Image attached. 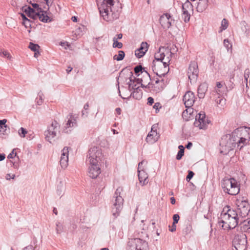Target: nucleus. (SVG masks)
<instances>
[{
    "instance_id": "nucleus-1",
    "label": "nucleus",
    "mask_w": 250,
    "mask_h": 250,
    "mask_svg": "<svg viewBox=\"0 0 250 250\" xmlns=\"http://www.w3.org/2000/svg\"><path fill=\"white\" fill-rule=\"evenodd\" d=\"M114 3L113 0H104L99 6L100 14L104 20L109 21L119 18L120 13L118 11L115 12L113 10Z\"/></svg>"
},
{
    "instance_id": "nucleus-2",
    "label": "nucleus",
    "mask_w": 250,
    "mask_h": 250,
    "mask_svg": "<svg viewBox=\"0 0 250 250\" xmlns=\"http://www.w3.org/2000/svg\"><path fill=\"white\" fill-rule=\"evenodd\" d=\"M237 137L234 133L223 135L220 142V152L224 155H227L229 151L235 147Z\"/></svg>"
},
{
    "instance_id": "nucleus-3",
    "label": "nucleus",
    "mask_w": 250,
    "mask_h": 250,
    "mask_svg": "<svg viewBox=\"0 0 250 250\" xmlns=\"http://www.w3.org/2000/svg\"><path fill=\"white\" fill-rule=\"evenodd\" d=\"M122 191V189L118 188L116 189L112 199V213L115 218L119 215L120 212L123 207L124 199L121 196Z\"/></svg>"
},
{
    "instance_id": "nucleus-4",
    "label": "nucleus",
    "mask_w": 250,
    "mask_h": 250,
    "mask_svg": "<svg viewBox=\"0 0 250 250\" xmlns=\"http://www.w3.org/2000/svg\"><path fill=\"white\" fill-rule=\"evenodd\" d=\"M90 166L88 167V175L92 179L96 178L101 173L99 160L101 161L100 157H89Z\"/></svg>"
},
{
    "instance_id": "nucleus-5",
    "label": "nucleus",
    "mask_w": 250,
    "mask_h": 250,
    "mask_svg": "<svg viewBox=\"0 0 250 250\" xmlns=\"http://www.w3.org/2000/svg\"><path fill=\"white\" fill-rule=\"evenodd\" d=\"M146 77L151 81L146 85V87H148L151 90L156 93H158L162 91L165 86V80L164 79H159L158 78L151 79L150 75L147 72H146Z\"/></svg>"
},
{
    "instance_id": "nucleus-6",
    "label": "nucleus",
    "mask_w": 250,
    "mask_h": 250,
    "mask_svg": "<svg viewBox=\"0 0 250 250\" xmlns=\"http://www.w3.org/2000/svg\"><path fill=\"white\" fill-rule=\"evenodd\" d=\"M232 250H245L247 249V236L241 233L235 235L232 241Z\"/></svg>"
},
{
    "instance_id": "nucleus-7",
    "label": "nucleus",
    "mask_w": 250,
    "mask_h": 250,
    "mask_svg": "<svg viewBox=\"0 0 250 250\" xmlns=\"http://www.w3.org/2000/svg\"><path fill=\"white\" fill-rule=\"evenodd\" d=\"M60 125L59 123L54 121L50 125L48 126L47 130L44 132L45 138L46 141L52 143L55 141L54 138L59 132Z\"/></svg>"
},
{
    "instance_id": "nucleus-8",
    "label": "nucleus",
    "mask_w": 250,
    "mask_h": 250,
    "mask_svg": "<svg viewBox=\"0 0 250 250\" xmlns=\"http://www.w3.org/2000/svg\"><path fill=\"white\" fill-rule=\"evenodd\" d=\"M151 67L154 73L160 78L167 74L169 70V67L162 62H152Z\"/></svg>"
},
{
    "instance_id": "nucleus-9",
    "label": "nucleus",
    "mask_w": 250,
    "mask_h": 250,
    "mask_svg": "<svg viewBox=\"0 0 250 250\" xmlns=\"http://www.w3.org/2000/svg\"><path fill=\"white\" fill-rule=\"evenodd\" d=\"M199 74L197 62L195 61L191 62L187 72V75L190 83L196 82Z\"/></svg>"
},
{
    "instance_id": "nucleus-10",
    "label": "nucleus",
    "mask_w": 250,
    "mask_h": 250,
    "mask_svg": "<svg viewBox=\"0 0 250 250\" xmlns=\"http://www.w3.org/2000/svg\"><path fill=\"white\" fill-rule=\"evenodd\" d=\"M209 123V121L206 118L205 113L201 111L196 116L194 125L199 129H206Z\"/></svg>"
},
{
    "instance_id": "nucleus-11",
    "label": "nucleus",
    "mask_w": 250,
    "mask_h": 250,
    "mask_svg": "<svg viewBox=\"0 0 250 250\" xmlns=\"http://www.w3.org/2000/svg\"><path fill=\"white\" fill-rule=\"evenodd\" d=\"M236 205L239 215L242 216V218L245 217L249 214L250 211V205L248 201L237 200Z\"/></svg>"
},
{
    "instance_id": "nucleus-12",
    "label": "nucleus",
    "mask_w": 250,
    "mask_h": 250,
    "mask_svg": "<svg viewBox=\"0 0 250 250\" xmlns=\"http://www.w3.org/2000/svg\"><path fill=\"white\" fill-rule=\"evenodd\" d=\"M128 246H134L135 250H149L147 243L140 238H134L129 241Z\"/></svg>"
},
{
    "instance_id": "nucleus-13",
    "label": "nucleus",
    "mask_w": 250,
    "mask_h": 250,
    "mask_svg": "<svg viewBox=\"0 0 250 250\" xmlns=\"http://www.w3.org/2000/svg\"><path fill=\"white\" fill-rule=\"evenodd\" d=\"M147 162L143 160L138 164V178L140 183H142V185H145L148 183V176L147 173L144 171L143 165H146Z\"/></svg>"
},
{
    "instance_id": "nucleus-14",
    "label": "nucleus",
    "mask_w": 250,
    "mask_h": 250,
    "mask_svg": "<svg viewBox=\"0 0 250 250\" xmlns=\"http://www.w3.org/2000/svg\"><path fill=\"white\" fill-rule=\"evenodd\" d=\"M221 217L222 219L226 220V218L229 217L242 218V216H240L238 210L237 211L234 210L229 208V207L226 206L224 208L221 213Z\"/></svg>"
},
{
    "instance_id": "nucleus-15",
    "label": "nucleus",
    "mask_w": 250,
    "mask_h": 250,
    "mask_svg": "<svg viewBox=\"0 0 250 250\" xmlns=\"http://www.w3.org/2000/svg\"><path fill=\"white\" fill-rule=\"evenodd\" d=\"M40 3H33L31 4L33 7L36 9L37 12H42V9L49 10V6L53 2V0H38L36 1Z\"/></svg>"
},
{
    "instance_id": "nucleus-16",
    "label": "nucleus",
    "mask_w": 250,
    "mask_h": 250,
    "mask_svg": "<svg viewBox=\"0 0 250 250\" xmlns=\"http://www.w3.org/2000/svg\"><path fill=\"white\" fill-rule=\"evenodd\" d=\"M160 23L164 29H168L172 23L174 22V20L172 19L169 14L165 13L162 15L159 19Z\"/></svg>"
},
{
    "instance_id": "nucleus-17",
    "label": "nucleus",
    "mask_w": 250,
    "mask_h": 250,
    "mask_svg": "<svg viewBox=\"0 0 250 250\" xmlns=\"http://www.w3.org/2000/svg\"><path fill=\"white\" fill-rule=\"evenodd\" d=\"M195 99L193 92L190 91L187 92L183 97L186 107L188 108L191 107L195 102Z\"/></svg>"
},
{
    "instance_id": "nucleus-18",
    "label": "nucleus",
    "mask_w": 250,
    "mask_h": 250,
    "mask_svg": "<svg viewBox=\"0 0 250 250\" xmlns=\"http://www.w3.org/2000/svg\"><path fill=\"white\" fill-rule=\"evenodd\" d=\"M165 54L169 55V49L164 47H160L159 51L154 55L155 60L153 62H162Z\"/></svg>"
},
{
    "instance_id": "nucleus-19",
    "label": "nucleus",
    "mask_w": 250,
    "mask_h": 250,
    "mask_svg": "<svg viewBox=\"0 0 250 250\" xmlns=\"http://www.w3.org/2000/svg\"><path fill=\"white\" fill-rule=\"evenodd\" d=\"M237 183L236 180L233 178L224 179L221 183L222 188L224 191L226 192L228 190L229 188L234 186Z\"/></svg>"
},
{
    "instance_id": "nucleus-20",
    "label": "nucleus",
    "mask_w": 250,
    "mask_h": 250,
    "mask_svg": "<svg viewBox=\"0 0 250 250\" xmlns=\"http://www.w3.org/2000/svg\"><path fill=\"white\" fill-rule=\"evenodd\" d=\"M48 10L42 9V12H39L35 13L36 19L38 18L39 20L43 22H49L52 21V20L47 15V11Z\"/></svg>"
},
{
    "instance_id": "nucleus-21",
    "label": "nucleus",
    "mask_w": 250,
    "mask_h": 250,
    "mask_svg": "<svg viewBox=\"0 0 250 250\" xmlns=\"http://www.w3.org/2000/svg\"><path fill=\"white\" fill-rule=\"evenodd\" d=\"M159 138V134L155 130H153V128H152L146 138V141L148 143L153 144L157 141Z\"/></svg>"
},
{
    "instance_id": "nucleus-22",
    "label": "nucleus",
    "mask_w": 250,
    "mask_h": 250,
    "mask_svg": "<svg viewBox=\"0 0 250 250\" xmlns=\"http://www.w3.org/2000/svg\"><path fill=\"white\" fill-rule=\"evenodd\" d=\"M148 46V45L147 42H142L140 48L137 49L135 51V54L136 56L138 58H140L144 56V55L146 54V52L147 51Z\"/></svg>"
},
{
    "instance_id": "nucleus-23",
    "label": "nucleus",
    "mask_w": 250,
    "mask_h": 250,
    "mask_svg": "<svg viewBox=\"0 0 250 250\" xmlns=\"http://www.w3.org/2000/svg\"><path fill=\"white\" fill-rule=\"evenodd\" d=\"M216 92L222 96L226 95L228 91V88L223 82H216Z\"/></svg>"
},
{
    "instance_id": "nucleus-24",
    "label": "nucleus",
    "mask_w": 250,
    "mask_h": 250,
    "mask_svg": "<svg viewBox=\"0 0 250 250\" xmlns=\"http://www.w3.org/2000/svg\"><path fill=\"white\" fill-rule=\"evenodd\" d=\"M119 92L120 93V96L124 99H127L131 96H132L133 98L140 100L142 97L143 92L142 90L140 88H135V90H134L130 94L129 96L127 97H122L120 94V91L119 89Z\"/></svg>"
},
{
    "instance_id": "nucleus-25",
    "label": "nucleus",
    "mask_w": 250,
    "mask_h": 250,
    "mask_svg": "<svg viewBox=\"0 0 250 250\" xmlns=\"http://www.w3.org/2000/svg\"><path fill=\"white\" fill-rule=\"evenodd\" d=\"M6 164L8 167H13L18 169L20 166V160L19 157H7Z\"/></svg>"
},
{
    "instance_id": "nucleus-26",
    "label": "nucleus",
    "mask_w": 250,
    "mask_h": 250,
    "mask_svg": "<svg viewBox=\"0 0 250 250\" xmlns=\"http://www.w3.org/2000/svg\"><path fill=\"white\" fill-rule=\"evenodd\" d=\"M208 84L206 83H201L198 88V96L200 99L204 98L208 90Z\"/></svg>"
},
{
    "instance_id": "nucleus-27",
    "label": "nucleus",
    "mask_w": 250,
    "mask_h": 250,
    "mask_svg": "<svg viewBox=\"0 0 250 250\" xmlns=\"http://www.w3.org/2000/svg\"><path fill=\"white\" fill-rule=\"evenodd\" d=\"M226 220L228 222H227L228 224L231 226L232 229L235 228L239 225H241L242 223V218L229 217V218H226Z\"/></svg>"
},
{
    "instance_id": "nucleus-28",
    "label": "nucleus",
    "mask_w": 250,
    "mask_h": 250,
    "mask_svg": "<svg viewBox=\"0 0 250 250\" xmlns=\"http://www.w3.org/2000/svg\"><path fill=\"white\" fill-rule=\"evenodd\" d=\"M65 181L60 179L57 186L56 192L58 195H62L64 194L65 189Z\"/></svg>"
},
{
    "instance_id": "nucleus-29",
    "label": "nucleus",
    "mask_w": 250,
    "mask_h": 250,
    "mask_svg": "<svg viewBox=\"0 0 250 250\" xmlns=\"http://www.w3.org/2000/svg\"><path fill=\"white\" fill-rule=\"evenodd\" d=\"M208 0H199L196 7L197 11L199 12L204 11L208 7Z\"/></svg>"
},
{
    "instance_id": "nucleus-30",
    "label": "nucleus",
    "mask_w": 250,
    "mask_h": 250,
    "mask_svg": "<svg viewBox=\"0 0 250 250\" xmlns=\"http://www.w3.org/2000/svg\"><path fill=\"white\" fill-rule=\"evenodd\" d=\"M22 10L23 12L25 13L29 17L33 19H36V15H35V13L37 12H35V10L33 8H32L30 6L27 7V6H25L22 7Z\"/></svg>"
},
{
    "instance_id": "nucleus-31",
    "label": "nucleus",
    "mask_w": 250,
    "mask_h": 250,
    "mask_svg": "<svg viewBox=\"0 0 250 250\" xmlns=\"http://www.w3.org/2000/svg\"><path fill=\"white\" fill-rule=\"evenodd\" d=\"M227 221L225 219H222L221 217L219 218L218 224L220 228L224 230L231 229V226L228 224Z\"/></svg>"
},
{
    "instance_id": "nucleus-32",
    "label": "nucleus",
    "mask_w": 250,
    "mask_h": 250,
    "mask_svg": "<svg viewBox=\"0 0 250 250\" xmlns=\"http://www.w3.org/2000/svg\"><path fill=\"white\" fill-rule=\"evenodd\" d=\"M88 154L89 156H100L102 155V151L99 147L93 146L89 149Z\"/></svg>"
},
{
    "instance_id": "nucleus-33",
    "label": "nucleus",
    "mask_w": 250,
    "mask_h": 250,
    "mask_svg": "<svg viewBox=\"0 0 250 250\" xmlns=\"http://www.w3.org/2000/svg\"><path fill=\"white\" fill-rule=\"evenodd\" d=\"M239 187L237 183L231 188H229L228 190L226 191L225 192L228 193L229 195H236L239 192Z\"/></svg>"
},
{
    "instance_id": "nucleus-34",
    "label": "nucleus",
    "mask_w": 250,
    "mask_h": 250,
    "mask_svg": "<svg viewBox=\"0 0 250 250\" xmlns=\"http://www.w3.org/2000/svg\"><path fill=\"white\" fill-rule=\"evenodd\" d=\"M248 142L249 139L244 137H241L240 138L237 137L236 144H237L238 147H240V149H241L244 146L246 145Z\"/></svg>"
},
{
    "instance_id": "nucleus-35",
    "label": "nucleus",
    "mask_w": 250,
    "mask_h": 250,
    "mask_svg": "<svg viewBox=\"0 0 250 250\" xmlns=\"http://www.w3.org/2000/svg\"><path fill=\"white\" fill-rule=\"evenodd\" d=\"M172 49H173V51L174 50V47L169 49V55L165 54V57H164V59L162 61L164 64L167 66L169 67V63L171 60V55L173 54L172 52Z\"/></svg>"
},
{
    "instance_id": "nucleus-36",
    "label": "nucleus",
    "mask_w": 250,
    "mask_h": 250,
    "mask_svg": "<svg viewBox=\"0 0 250 250\" xmlns=\"http://www.w3.org/2000/svg\"><path fill=\"white\" fill-rule=\"evenodd\" d=\"M128 89L130 91L135 90V88H139V86L138 85V84L135 83V81L133 80L131 77L129 79V82L128 83Z\"/></svg>"
},
{
    "instance_id": "nucleus-37",
    "label": "nucleus",
    "mask_w": 250,
    "mask_h": 250,
    "mask_svg": "<svg viewBox=\"0 0 250 250\" xmlns=\"http://www.w3.org/2000/svg\"><path fill=\"white\" fill-rule=\"evenodd\" d=\"M68 158L69 157H61L60 163V165L62 168H65L68 165Z\"/></svg>"
},
{
    "instance_id": "nucleus-38",
    "label": "nucleus",
    "mask_w": 250,
    "mask_h": 250,
    "mask_svg": "<svg viewBox=\"0 0 250 250\" xmlns=\"http://www.w3.org/2000/svg\"><path fill=\"white\" fill-rule=\"evenodd\" d=\"M125 56V52L122 50H120L118 52V55H115L113 56V59L117 61H122L124 59Z\"/></svg>"
},
{
    "instance_id": "nucleus-39",
    "label": "nucleus",
    "mask_w": 250,
    "mask_h": 250,
    "mask_svg": "<svg viewBox=\"0 0 250 250\" xmlns=\"http://www.w3.org/2000/svg\"><path fill=\"white\" fill-rule=\"evenodd\" d=\"M134 71L135 73L138 76L139 75V73L141 72V73L143 72H147L145 70V68L143 67L141 65H137L135 66L134 68Z\"/></svg>"
},
{
    "instance_id": "nucleus-40",
    "label": "nucleus",
    "mask_w": 250,
    "mask_h": 250,
    "mask_svg": "<svg viewBox=\"0 0 250 250\" xmlns=\"http://www.w3.org/2000/svg\"><path fill=\"white\" fill-rule=\"evenodd\" d=\"M192 6L191 3L188 0H187L182 5V11H188V9L191 8Z\"/></svg>"
},
{
    "instance_id": "nucleus-41",
    "label": "nucleus",
    "mask_w": 250,
    "mask_h": 250,
    "mask_svg": "<svg viewBox=\"0 0 250 250\" xmlns=\"http://www.w3.org/2000/svg\"><path fill=\"white\" fill-rule=\"evenodd\" d=\"M216 103L217 105H220V107H223L224 105L226 104V99L224 97H218L215 100Z\"/></svg>"
},
{
    "instance_id": "nucleus-42",
    "label": "nucleus",
    "mask_w": 250,
    "mask_h": 250,
    "mask_svg": "<svg viewBox=\"0 0 250 250\" xmlns=\"http://www.w3.org/2000/svg\"><path fill=\"white\" fill-rule=\"evenodd\" d=\"M228 27V21L226 19H223L221 22V26L219 32H222L223 30L226 29Z\"/></svg>"
},
{
    "instance_id": "nucleus-43",
    "label": "nucleus",
    "mask_w": 250,
    "mask_h": 250,
    "mask_svg": "<svg viewBox=\"0 0 250 250\" xmlns=\"http://www.w3.org/2000/svg\"><path fill=\"white\" fill-rule=\"evenodd\" d=\"M113 43L112 44V46L114 48H122L123 47V43L121 42H119L117 41V39L115 37L113 38Z\"/></svg>"
},
{
    "instance_id": "nucleus-44",
    "label": "nucleus",
    "mask_w": 250,
    "mask_h": 250,
    "mask_svg": "<svg viewBox=\"0 0 250 250\" xmlns=\"http://www.w3.org/2000/svg\"><path fill=\"white\" fill-rule=\"evenodd\" d=\"M190 17V15L188 13V11H183L182 18L184 19L185 22H188V21H189Z\"/></svg>"
},
{
    "instance_id": "nucleus-45",
    "label": "nucleus",
    "mask_w": 250,
    "mask_h": 250,
    "mask_svg": "<svg viewBox=\"0 0 250 250\" xmlns=\"http://www.w3.org/2000/svg\"><path fill=\"white\" fill-rule=\"evenodd\" d=\"M43 93L40 91L38 93V97L37 98V104L39 105H41L43 103Z\"/></svg>"
},
{
    "instance_id": "nucleus-46",
    "label": "nucleus",
    "mask_w": 250,
    "mask_h": 250,
    "mask_svg": "<svg viewBox=\"0 0 250 250\" xmlns=\"http://www.w3.org/2000/svg\"><path fill=\"white\" fill-rule=\"evenodd\" d=\"M40 46L37 44H35L32 42H30L29 45V48L34 52H36L40 48Z\"/></svg>"
},
{
    "instance_id": "nucleus-47",
    "label": "nucleus",
    "mask_w": 250,
    "mask_h": 250,
    "mask_svg": "<svg viewBox=\"0 0 250 250\" xmlns=\"http://www.w3.org/2000/svg\"><path fill=\"white\" fill-rule=\"evenodd\" d=\"M56 231L57 233H61L63 230V226L60 222H57L56 224Z\"/></svg>"
},
{
    "instance_id": "nucleus-48",
    "label": "nucleus",
    "mask_w": 250,
    "mask_h": 250,
    "mask_svg": "<svg viewBox=\"0 0 250 250\" xmlns=\"http://www.w3.org/2000/svg\"><path fill=\"white\" fill-rule=\"evenodd\" d=\"M71 148L69 147L65 146L62 150L61 156H68L69 152Z\"/></svg>"
},
{
    "instance_id": "nucleus-49",
    "label": "nucleus",
    "mask_w": 250,
    "mask_h": 250,
    "mask_svg": "<svg viewBox=\"0 0 250 250\" xmlns=\"http://www.w3.org/2000/svg\"><path fill=\"white\" fill-rule=\"evenodd\" d=\"M0 56L2 57H7V58L10 59L11 56L8 52L6 51L0 50Z\"/></svg>"
},
{
    "instance_id": "nucleus-50",
    "label": "nucleus",
    "mask_w": 250,
    "mask_h": 250,
    "mask_svg": "<svg viewBox=\"0 0 250 250\" xmlns=\"http://www.w3.org/2000/svg\"><path fill=\"white\" fill-rule=\"evenodd\" d=\"M27 133V131L25 129H24L23 127L20 128V129L19 130V135L22 137H24L25 136V134Z\"/></svg>"
},
{
    "instance_id": "nucleus-51",
    "label": "nucleus",
    "mask_w": 250,
    "mask_h": 250,
    "mask_svg": "<svg viewBox=\"0 0 250 250\" xmlns=\"http://www.w3.org/2000/svg\"><path fill=\"white\" fill-rule=\"evenodd\" d=\"M194 175V172L192 171L188 170V174L186 177V180L188 182H189L193 177Z\"/></svg>"
},
{
    "instance_id": "nucleus-52",
    "label": "nucleus",
    "mask_w": 250,
    "mask_h": 250,
    "mask_svg": "<svg viewBox=\"0 0 250 250\" xmlns=\"http://www.w3.org/2000/svg\"><path fill=\"white\" fill-rule=\"evenodd\" d=\"M76 122L75 120H74L73 121H72L71 120H68V121H67V123L66 124V127H69L74 126V125H76Z\"/></svg>"
},
{
    "instance_id": "nucleus-53",
    "label": "nucleus",
    "mask_w": 250,
    "mask_h": 250,
    "mask_svg": "<svg viewBox=\"0 0 250 250\" xmlns=\"http://www.w3.org/2000/svg\"><path fill=\"white\" fill-rule=\"evenodd\" d=\"M22 24L26 28H30L31 26V21L28 19L27 20L22 21Z\"/></svg>"
},
{
    "instance_id": "nucleus-54",
    "label": "nucleus",
    "mask_w": 250,
    "mask_h": 250,
    "mask_svg": "<svg viewBox=\"0 0 250 250\" xmlns=\"http://www.w3.org/2000/svg\"><path fill=\"white\" fill-rule=\"evenodd\" d=\"M6 122L7 120L6 119L0 120V127H1V129H4V128L7 127V125H5Z\"/></svg>"
},
{
    "instance_id": "nucleus-55",
    "label": "nucleus",
    "mask_w": 250,
    "mask_h": 250,
    "mask_svg": "<svg viewBox=\"0 0 250 250\" xmlns=\"http://www.w3.org/2000/svg\"><path fill=\"white\" fill-rule=\"evenodd\" d=\"M180 219L179 215L178 214H175L173 216V224H177L178 223L179 220Z\"/></svg>"
},
{
    "instance_id": "nucleus-56",
    "label": "nucleus",
    "mask_w": 250,
    "mask_h": 250,
    "mask_svg": "<svg viewBox=\"0 0 250 250\" xmlns=\"http://www.w3.org/2000/svg\"><path fill=\"white\" fill-rule=\"evenodd\" d=\"M19 149L18 148H14L12 150V151L8 154L7 156H17V151H18Z\"/></svg>"
},
{
    "instance_id": "nucleus-57",
    "label": "nucleus",
    "mask_w": 250,
    "mask_h": 250,
    "mask_svg": "<svg viewBox=\"0 0 250 250\" xmlns=\"http://www.w3.org/2000/svg\"><path fill=\"white\" fill-rule=\"evenodd\" d=\"M15 177V174H12V175H11L10 174H7L5 176V179L6 180H10L11 179H14Z\"/></svg>"
},
{
    "instance_id": "nucleus-58",
    "label": "nucleus",
    "mask_w": 250,
    "mask_h": 250,
    "mask_svg": "<svg viewBox=\"0 0 250 250\" xmlns=\"http://www.w3.org/2000/svg\"><path fill=\"white\" fill-rule=\"evenodd\" d=\"M77 225L75 224H71L69 229L71 231L73 232L77 229Z\"/></svg>"
},
{
    "instance_id": "nucleus-59",
    "label": "nucleus",
    "mask_w": 250,
    "mask_h": 250,
    "mask_svg": "<svg viewBox=\"0 0 250 250\" xmlns=\"http://www.w3.org/2000/svg\"><path fill=\"white\" fill-rule=\"evenodd\" d=\"M229 42L228 40V39H225L224 41V44L225 46L227 48V49L228 50L229 48Z\"/></svg>"
},
{
    "instance_id": "nucleus-60",
    "label": "nucleus",
    "mask_w": 250,
    "mask_h": 250,
    "mask_svg": "<svg viewBox=\"0 0 250 250\" xmlns=\"http://www.w3.org/2000/svg\"><path fill=\"white\" fill-rule=\"evenodd\" d=\"M184 155V149H179L176 156H183Z\"/></svg>"
},
{
    "instance_id": "nucleus-61",
    "label": "nucleus",
    "mask_w": 250,
    "mask_h": 250,
    "mask_svg": "<svg viewBox=\"0 0 250 250\" xmlns=\"http://www.w3.org/2000/svg\"><path fill=\"white\" fill-rule=\"evenodd\" d=\"M154 103V99L152 97H148L147 98V104L149 105H152V104Z\"/></svg>"
},
{
    "instance_id": "nucleus-62",
    "label": "nucleus",
    "mask_w": 250,
    "mask_h": 250,
    "mask_svg": "<svg viewBox=\"0 0 250 250\" xmlns=\"http://www.w3.org/2000/svg\"><path fill=\"white\" fill-rule=\"evenodd\" d=\"M23 250H34V249L32 245H30L25 247Z\"/></svg>"
},
{
    "instance_id": "nucleus-63",
    "label": "nucleus",
    "mask_w": 250,
    "mask_h": 250,
    "mask_svg": "<svg viewBox=\"0 0 250 250\" xmlns=\"http://www.w3.org/2000/svg\"><path fill=\"white\" fill-rule=\"evenodd\" d=\"M176 229V224L172 223V228L169 229V231L171 232H174Z\"/></svg>"
},
{
    "instance_id": "nucleus-64",
    "label": "nucleus",
    "mask_w": 250,
    "mask_h": 250,
    "mask_svg": "<svg viewBox=\"0 0 250 250\" xmlns=\"http://www.w3.org/2000/svg\"><path fill=\"white\" fill-rule=\"evenodd\" d=\"M160 104L159 103H156L153 106V108L156 109V110H158L159 108H160Z\"/></svg>"
}]
</instances>
